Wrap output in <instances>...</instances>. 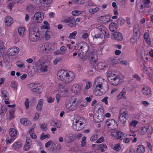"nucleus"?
Listing matches in <instances>:
<instances>
[{"instance_id":"f257e3e1","label":"nucleus","mask_w":153,"mask_h":153,"mask_svg":"<svg viewBox=\"0 0 153 153\" xmlns=\"http://www.w3.org/2000/svg\"><path fill=\"white\" fill-rule=\"evenodd\" d=\"M103 81H105L101 77H98L94 81L93 86L95 87V88L94 90V93L95 95H101L99 92L100 91V89L102 88V82Z\"/></svg>"},{"instance_id":"f03ea898","label":"nucleus","mask_w":153,"mask_h":153,"mask_svg":"<svg viewBox=\"0 0 153 153\" xmlns=\"http://www.w3.org/2000/svg\"><path fill=\"white\" fill-rule=\"evenodd\" d=\"M77 100L76 98L72 97L66 102L65 104L66 107L69 110L73 111L77 107Z\"/></svg>"},{"instance_id":"7ed1b4c3","label":"nucleus","mask_w":153,"mask_h":153,"mask_svg":"<svg viewBox=\"0 0 153 153\" xmlns=\"http://www.w3.org/2000/svg\"><path fill=\"white\" fill-rule=\"evenodd\" d=\"M108 81L110 84L114 85H117L121 84L123 82L122 79H121L118 76L108 79Z\"/></svg>"},{"instance_id":"20e7f679","label":"nucleus","mask_w":153,"mask_h":153,"mask_svg":"<svg viewBox=\"0 0 153 153\" xmlns=\"http://www.w3.org/2000/svg\"><path fill=\"white\" fill-rule=\"evenodd\" d=\"M88 56L91 63L92 65H94L97 60V54L95 52H90L88 53Z\"/></svg>"},{"instance_id":"39448f33","label":"nucleus","mask_w":153,"mask_h":153,"mask_svg":"<svg viewBox=\"0 0 153 153\" xmlns=\"http://www.w3.org/2000/svg\"><path fill=\"white\" fill-rule=\"evenodd\" d=\"M29 36L30 39L33 42L36 41L39 38L37 32L30 28L29 30Z\"/></svg>"},{"instance_id":"423d86ee","label":"nucleus","mask_w":153,"mask_h":153,"mask_svg":"<svg viewBox=\"0 0 153 153\" xmlns=\"http://www.w3.org/2000/svg\"><path fill=\"white\" fill-rule=\"evenodd\" d=\"M81 44L82 45L80 46L79 50L81 51L82 53L86 54L89 50V46L87 43L84 42L80 43L79 46Z\"/></svg>"},{"instance_id":"0eeeda50","label":"nucleus","mask_w":153,"mask_h":153,"mask_svg":"<svg viewBox=\"0 0 153 153\" xmlns=\"http://www.w3.org/2000/svg\"><path fill=\"white\" fill-rule=\"evenodd\" d=\"M74 74L71 72L67 73L64 80L65 82L66 83L71 82L74 79Z\"/></svg>"},{"instance_id":"6e6552de","label":"nucleus","mask_w":153,"mask_h":153,"mask_svg":"<svg viewBox=\"0 0 153 153\" xmlns=\"http://www.w3.org/2000/svg\"><path fill=\"white\" fill-rule=\"evenodd\" d=\"M83 123L81 122V121L79 120H77V119H76L75 123L73 125V126L74 129L75 131H79L83 128Z\"/></svg>"},{"instance_id":"1a4fd4ad","label":"nucleus","mask_w":153,"mask_h":153,"mask_svg":"<svg viewBox=\"0 0 153 153\" xmlns=\"http://www.w3.org/2000/svg\"><path fill=\"white\" fill-rule=\"evenodd\" d=\"M64 22L68 23V25L70 27H74L75 26V21L74 17L71 16L65 19Z\"/></svg>"},{"instance_id":"9d476101","label":"nucleus","mask_w":153,"mask_h":153,"mask_svg":"<svg viewBox=\"0 0 153 153\" xmlns=\"http://www.w3.org/2000/svg\"><path fill=\"white\" fill-rule=\"evenodd\" d=\"M19 52L18 48L14 47L9 48L7 51L8 54L10 56H14L17 54Z\"/></svg>"},{"instance_id":"9b49d317","label":"nucleus","mask_w":153,"mask_h":153,"mask_svg":"<svg viewBox=\"0 0 153 153\" xmlns=\"http://www.w3.org/2000/svg\"><path fill=\"white\" fill-rule=\"evenodd\" d=\"M67 73V72L63 70H59L57 74L58 79L64 81Z\"/></svg>"},{"instance_id":"f8f14e48","label":"nucleus","mask_w":153,"mask_h":153,"mask_svg":"<svg viewBox=\"0 0 153 153\" xmlns=\"http://www.w3.org/2000/svg\"><path fill=\"white\" fill-rule=\"evenodd\" d=\"M105 115L96 114L94 116V119L97 123H100L103 121Z\"/></svg>"},{"instance_id":"ddd939ff","label":"nucleus","mask_w":153,"mask_h":153,"mask_svg":"<svg viewBox=\"0 0 153 153\" xmlns=\"http://www.w3.org/2000/svg\"><path fill=\"white\" fill-rule=\"evenodd\" d=\"M42 14L39 12H37L35 13L34 16L32 17V19L38 21L39 23L41 22L42 21Z\"/></svg>"},{"instance_id":"4468645a","label":"nucleus","mask_w":153,"mask_h":153,"mask_svg":"<svg viewBox=\"0 0 153 153\" xmlns=\"http://www.w3.org/2000/svg\"><path fill=\"white\" fill-rule=\"evenodd\" d=\"M117 123L114 119H107L106 121V124L109 128H112Z\"/></svg>"},{"instance_id":"2eb2a0df","label":"nucleus","mask_w":153,"mask_h":153,"mask_svg":"<svg viewBox=\"0 0 153 153\" xmlns=\"http://www.w3.org/2000/svg\"><path fill=\"white\" fill-rule=\"evenodd\" d=\"M134 26L133 28V36L137 38L138 39L140 36V33L139 30V28L138 27V26Z\"/></svg>"},{"instance_id":"dca6fc26","label":"nucleus","mask_w":153,"mask_h":153,"mask_svg":"<svg viewBox=\"0 0 153 153\" xmlns=\"http://www.w3.org/2000/svg\"><path fill=\"white\" fill-rule=\"evenodd\" d=\"M73 136L74 135L72 134H66L65 137V141L68 143L71 142L74 140Z\"/></svg>"},{"instance_id":"f3484780","label":"nucleus","mask_w":153,"mask_h":153,"mask_svg":"<svg viewBox=\"0 0 153 153\" xmlns=\"http://www.w3.org/2000/svg\"><path fill=\"white\" fill-rule=\"evenodd\" d=\"M5 20V25L7 26H11L13 23V19L10 16H6Z\"/></svg>"},{"instance_id":"a211bd4d","label":"nucleus","mask_w":153,"mask_h":153,"mask_svg":"<svg viewBox=\"0 0 153 153\" xmlns=\"http://www.w3.org/2000/svg\"><path fill=\"white\" fill-rule=\"evenodd\" d=\"M119 117H128V111L125 108H121L119 111Z\"/></svg>"},{"instance_id":"6ab92c4d","label":"nucleus","mask_w":153,"mask_h":153,"mask_svg":"<svg viewBox=\"0 0 153 153\" xmlns=\"http://www.w3.org/2000/svg\"><path fill=\"white\" fill-rule=\"evenodd\" d=\"M42 6L44 7L49 6L52 2V0H40Z\"/></svg>"},{"instance_id":"aec40b11","label":"nucleus","mask_w":153,"mask_h":153,"mask_svg":"<svg viewBox=\"0 0 153 153\" xmlns=\"http://www.w3.org/2000/svg\"><path fill=\"white\" fill-rule=\"evenodd\" d=\"M114 39L117 41H122L123 39V36L121 33L119 32H116L113 35Z\"/></svg>"},{"instance_id":"412c9836","label":"nucleus","mask_w":153,"mask_h":153,"mask_svg":"<svg viewBox=\"0 0 153 153\" xmlns=\"http://www.w3.org/2000/svg\"><path fill=\"white\" fill-rule=\"evenodd\" d=\"M142 92L144 95H148L151 94V89L148 86L144 87L142 88Z\"/></svg>"},{"instance_id":"4be33fe9","label":"nucleus","mask_w":153,"mask_h":153,"mask_svg":"<svg viewBox=\"0 0 153 153\" xmlns=\"http://www.w3.org/2000/svg\"><path fill=\"white\" fill-rule=\"evenodd\" d=\"M126 90L125 88H123L121 92L117 96V98L118 99L123 98H126Z\"/></svg>"},{"instance_id":"5701e85b","label":"nucleus","mask_w":153,"mask_h":153,"mask_svg":"<svg viewBox=\"0 0 153 153\" xmlns=\"http://www.w3.org/2000/svg\"><path fill=\"white\" fill-rule=\"evenodd\" d=\"M109 28L112 32H114L117 30V25L114 22H111L109 25Z\"/></svg>"},{"instance_id":"b1692460","label":"nucleus","mask_w":153,"mask_h":153,"mask_svg":"<svg viewBox=\"0 0 153 153\" xmlns=\"http://www.w3.org/2000/svg\"><path fill=\"white\" fill-rule=\"evenodd\" d=\"M81 87L78 85L75 84L72 87V91H74L75 93H79L80 91Z\"/></svg>"},{"instance_id":"393cba45","label":"nucleus","mask_w":153,"mask_h":153,"mask_svg":"<svg viewBox=\"0 0 153 153\" xmlns=\"http://www.w3.org/2000/svg\"><path fill=\"white\" fill-rule=\"evenodd\" d=\"M96 32H97L98 31H100L102 33H106L105 31H106L107 29L105 27L102 25H100L98 26V27H96Z\"/></svg>"},{"instance_id":"a878e982","label":"nucleus","mask_w":153,"mask_h":153,"mask_svg":"<svg viewBox=\"0 0 153 153\" xmlns=\"http://www.w3.org/2000/svg\"><path fill=\"white\" fill-rule=\"evenodd\" d=\"M2 96L4 99L8 100L9 99V94L5 90H3L1 92Z\"/></svg>"},{"instance_id":"bb28decb","label":"nucleus","mask_w":153,"mask_h":153,"mask_svg":"<svg viewBox=\"0 0 153 153\" xmlns=\"http://www.w3.org/2000/svg\"><path fill=\"white\" fill-rule=\"evenodd\" d=\"M145 150V147L143 145H139L138 146L137 149V153H144Z\"/></svg>"},{"instance_id":"cd10ccee","label":"nucleus","mask_w":153,"mask_h":153,"mask_svg":"<svg viewBox=\"0 0 153 153\" xmlns=\"http://www.w3.org/2000/svg\"><path fill=\"white\" fill-rule=\"evenodd\" d=\"M97 105L95 106L94 110L96 111L97 113L96 114L105 115L103 109L101 108H97Z\"/></svg>"},{"instance_id":"c85d7f7f","label":"nucleus","mask_w":153,"mask_h":153,"mask_svg":"<svg viewBox=\"0 0 153 153\" xmlns=\"http://www.w3.org/2000/svg\"><path fill=\"white\" fill-rule=\"evenodd\" d=\"M43 104V100L42 99L39 100L38 103L36 106V109L38 111H41L42 110V108Z\"/></svg>"},{"instance_id":"c756f323","label":"nucleus","mask_w":153,"mask_h":153,"mask_svg":"<svg viewBox=\"0 0 153 153\" xmlns=\"http://www.w3.org/2000/svg\"><path fill=\"white\" fill-rule=\"evenodd\" d=\"M40 71L42 72H45L47 71V65L45 63H43L41 65Z\"/></svg>"},{"instance_id":"7c9ffc66","label":"nucleus","mask_w":153,"mask_h":153,"mask_svg":"<svg viewBox=\"0 0 153 153\" xmlns=\"http://www.w3.org/2000/svg\"><path fill=\"white\" fill-rule=\"evenodd\" d=\"M9 134L10 136L14 137L16 135L17 132L16 129L12 128L9 130Z\"/></svg>"},{"instance_id":"2f4dec72","label":"nucleus","mask_w":153,"mask_h":153,"mask_svg":"<svg viewBox=\"0 0 153 153\" xmlns=\"http://www.w3.org/2000/svg\"><path fill=\"white\" fill-rule=\"evenodd\" d=\"M139 134L141 135H144L147 131V129L145 127L140 128L139 129Z\"/></svg>"},{"instance_id":"473e14b6","label":"nucleus","mask_w":153,"mask_h":153,"mask_svg":"<svg viewBox=\"0 0 153 153\" xmlns=\"http://www.w3.org/2000/svg\"><path fill=\"white\" fill-rule=\"evenodd\" d=\"M120 135L118 133H111V135L112 137L114 136L115 138L117 139H122V135L123 134V132H121L120 133Z\"/></svg>"},{"instance_id":"72a5a7b5","label":"nucleus","mask_w":153,"mask_h":153,"mask_svg":"<svg viewBox=\"0 0 153 153\" xmlns=\"http://www.w3.org/2000/svg\"><path fill=\"white\" fill-rule=\"evenodd\" d=\"M5 49V47L3 43L0 41V57L3 56V53H4Z\"/></svg>"},{"instance_id":"f704fd0d","label":"nucleus","mask_w":153,"mask_h":153,"mask_svg":"<svg viewBox=\"0 0 153 153\" xmlns=\"http://www.w3.org/2000/svg\"><path fill=\"white\" fill-rule=\"evenodd\" d=\"M97 66L98 69L100 70L103 69L106 66L105 64L102 62H100L97 64Z\"/></svg>"},{"instance_id":"c9c22d12","label":"nucleus","mask_w":153,"mask_h":153,"mask_svg":"<svg viewBox=\"0 0 153 153\" xmlns=\"http://www.w3.org/2000/svg\"><path fill=\"white\" fill-rule=\"evenodd\" d=\"M33 92L37 93H40L42 92V86L39 85L38 87H37L35 89H33Z\"/></svg>"},{"instance_id":"e433bc0d","label":"nucleus","mask_w":153,"mask_h":153,"mask_svg":"<svg viewBox=\"0 0 153 153\" xmlns=\"http://www.w3.org/2000/svg\"><path fill=\"white\" fill-rule=\"evenodd\" d=\"M25 31V28L23 27H20L18 29V33L21 36H23Z\"/></svg>"},{"instance_id":"4c0bfd02","label":"nucleus","mask_w":153,"mask_h":153,"mask_svg":"<svg viewBox=\"0 0 153 153\" xmlns=\"http://www.w3.org/2000/svg\"><path fill=\"white\" fill-rule=\"evenodd\" d=\"M127 117H119V121L120 123L124 124L126 122Z\"/></svg>"},{"instance_id":"58836bf2","label":"nucleus","mask_w":153,"mask_h":153,"mask_svg":"<svg viewBox=\"0 0 153 153\" xmlns=\"http://www.w3.org/2000/svg\"><path fill=\"white\" fill-rule=\"evenodd\" d=\"M99 10V8L98 7H96L94 9L90 8L89 10V12L91 14H94L97 12Z\"/></svg>"},{"instance_id":"ea45409f","label":"nucleus","mask_w":153,"mask_h":153,"mask_svg":"<svg viewBox=\"0 0 153 153\" xmlns=\"http://www.w3.org/2000/svg\"><path fill=\"white\" fill-rule=\"evenodd\" d=\"M28 121V120L27 119L25 118H22L20 120V121L21 124L25 126L27 125Z\"/></svg>"},{"instance_id":"a19ab883","label":"nucleus","mask_w":153,"mask_h":153,"mask_svg":"<svg viewBox=\"0 0 153 153\" xmlns=\"http://www.w3.org/2000/svg\"><path fill=\"white\" fill-rule=\"evenodd\" d=\"M78 56L82 61H83L86 60L88 57V56L86 55H83L82 54H81L80 53H78Z\"/></svg>"},{"instance_id":"79ce46f5","label":"nucleus","mask_w":153,"mask_h":153,"mask_svg":"<svg viewBox=\"0 0 153 153\" xmlns=\"http://www.w3.org/2000/svg\"><path fill=\"white\" fill-rule=\"evenodd\" d=\"M45 40L46 41L49 40L51 38L50 32L48 30H46L45 33Z\"/></svg>"},{"instance_id":"37998d69","label":"nucleus","mask_w":153,"mask_h":153,"mask_svg":"<svg viewBox=\"0 0 153 153\" xmlns=\"http://www.w3.org/2000/svg\"><path fill=\"white\" fill-rule=\"evenodd\" d=\"M30 88H31V90L33 91V89H35L36 88H37V87H38V85H39V84L38 83H32L30 84Z\"/></svg>"},{"instance_id":"c03bdc74","label":"nucleus","mask_w":153,"mask_h":153,"mask_svg":"<svg viewBox=\"0 0 153 153\" xmlns=\"http://www.w3.org/2000/svg\"><path fill=\"white\" fill-rule=\"evenodd\" d=\"M100 19H102V21H106L105 22H104L103 23H104L105 22H107L106 21H107V20H108V19L110 18V16H109L106 15L105 16H101L100 17Z\"/></svg>"},{"instance_id":"a18cd8bd","label":"nucleus","mask_w":153,"mask_h":153,"mask_svg":"<svg viewBox=\"0 0 153 153\" xmlns=\"http://www.w3.org/2000/svg\"><path fill=\"white\" fill-rule=\"evenodd\" d=\"M82 13V12L79 10H75L72 11V14L74 16H77Z\"/></svg>"},{"instance_id":"49530a36","label":"nucleus","mask_w":153,"mask_h":153,"mask_svg":"<svg viewBox=\"0 0 153 153\" xmlns=\"http://www.w3.org/2000/svg\"><path fill=\"white\" fill-rule=\"evenodd\" d=\"M77 33V32L76 31H74L70 33L68 36L69 38L70 39H75V36H76Z\"/></svg>"},{"instance_id":"de8ad7c7","label":"nucleus","mask_w":153,"mask_h":153,"mask_svg":"<svg viewBox=\"0 0 153 153\" xmlns=\"http://www.w3.org/2000/svg\"><path fill=\"white\" fill-rule=\"evenodd\" d=\"M44 25L42 26L43 28L47 29H50L49 24L47 21H45L44 22Z\"/></svg>"},{"instance_id":"09e8293b","label":"nucleus","mask_w":153,"mask_h":153,"mask_svg":"<svg viewBox=\"0 0 153 153\" xmlns=\"http://www.w3.org/2000/svg\"><path fill=\"white\" fill-rule=\"evenodd\" d=\"M98 134H96L91 137L90 138V140L91 141H94L96 140L98 138Z\"/></svg>"},{"instance_id":"8fccbe9b","label":"nucleus","mask_w":153,"mask_h":153,"mask_svg":"<svg viewBox=\"0 0 153 153\" xmlns=\"http://www.w3.org/2000/svg\"><path fill=\"white\" fill-rule=\"evenodd\" d=\"M50 137V135L49 134L45 135L44 133H42L40 136V139L43 140L45 138H48Z\"/></svg>"},{"instance_id":"3c124183","label":"nucleus","mask_w":153,"mask_h":153,"mask_svg":"<svg viewBox=\"0 0 153 153\" xmlns=\"http://www.w3.org/2000/svg\"><path fill=\"white\" fill-rule=\"evenodd\" d=\"M93 37L95 38H102L103 37L102 34L101 33H96L93 36Z\"/></svg>"},{"instance_id":"603ef678","label":"nucleus","mask_w":153,"mask_h":153,"mask_svg":"<svg viewBox=\"0 0 153 153\" xmlns=\"http://www.w3.org/2000/svg\"><path fill=\"white\" fill-rule=\"evenodd\" d=\"M121 149L120 144L119 143L116 144L113 148V149L116 151H119Z\"/></svg>"},{"instance_id":"864d4df0","label":"nucleus","mask_w":153,"mask_h":153,"mask_svg":"<svg viewBox=\"0 0 153 153\" xmlns=\"http://www.w3.org/2000/svg\"><path fill=\"white\" fill-rule=\"evenodd\" d=\"M18 86V84L16 82L13 81L11 82V86L12 88L17 89Z\"/></svg>"},{"instance_id":"5fc2aeb1","label":"nucleus","mask_w":153,"mask_h":153,"mask_svg":"<svg viewBox=\"0 0 153 153\" xmlns=\"http://www.w3.org/2000/svg\"><path fill=\"white\" fill-rule=\"evenodd\" d=\"M3 56V60L4 62H6L8 61L9 56L7 54H5L4 55V53H3V56Z\"/></svg>"},{"instance_id":"6e6d98bb","label":"nucleus","mask_w":153,"mask_h":153,"mask_svg":"<svg viewBox=\"0 0 153 153\" xmlns=\"http://www.w3.org/2000/svg\"><path fill=\"white\" fill-rule=\"evenodd\" d=\"M13 146L14 148H19L21 147V144L19 142H17L14 143L13 144Z\"/></svg>"},{"instance_id":"4d7b16f0","label":"nucleus","mask_w":153,"mask_h":153,"mask_svg":"<svg viewBox=\"0 0 153 153\" xmlns=\"http://www.w3.org/2000/svg\"><path fill=\"white\" fill-rule=\"evenodd\" d=\"M1 112L0 113V115L4 113H4H5V112L7 111V109L4 106H2L1 108Z\"/></svg>"},{"instance_id":"13d9d810","label":"nucleus","mask_w":153,"mask_h":153,"mask_svg":"<svg viewBox=\"0 0 153 153\" xmlns=\"http://www.w3.org/2000/svg\"><path fill=\"white\" fill-rule=\"evenodd\" d=\"M138 39L134 37L131 38L130 39V41L132 44H134L137 41Z\"/></svg>"},{"instance_id":"bf43d9fd","label":"nucleus","mask_w":153,"mask_h":153,"mask_svg":"<svg viewBox=\"0 0 153 153\" xmlns=\"http://www.w3.org/2000/svg\"><path fill=\"white\" fill-rule=\"evenodd\" d=\"M25 106L26 107V108L27 109L29 107V102L28 99L27 98L26 99L25 102Z\"/></svg>"},{"instance_id":"052dcab7","label":"nucleus","mask_w":153,"mask_h":153,"mask_svg":"<svg viewBox=\"0 0 153 153\" xmlns=\"http://www.w3.org/2000/svg\"><path fill=\"white\" fill-rule=\"evenodd\" d=\"M117 25H122L123 24V21L121 19L119 18L117 19Z\"/></svg>"},{"instance_id":"680f3d73","label":"nucleus","mask_w":153,"mask_h":153,"mask_svg":"<svg viewBox=\"0 0 153 153\" xmlns=\"http://www.w3.org/2000/svg\"><path fill=\"white\" fill-rule=\"evenodd\" d=\"M72 1L74 2V3H78V4H82L84 3L83 0H74Z\"/></svg>"},{"instance_id":"e2e57ef3","label":"nucleus","mask_w":153,"mask_h":153,"mask_svg":"<svg viewBox=\"0 0 153 153\" xmlns=\"http://www.w3.org/2000/svg\"><path fill=\"white\" fill-rule=\"evenodd\" d=\"M138 122L136 120L133 121L131 123H130V126H133L134 127H135L136 125L137 124Z\"/></svg>"},{"instance_id":"0e129e2a","label":"nucleus","mask_w":153,"mask_h":153,"mask_svg":"<svg viewBox=\"0 0 153 153\" xmlns=\"http://www.w3.org/2000/svg\"><path fill=\"white\" fill-rule=\"evenodd\" d=\"M54 99L51 97H48L47 98V101L49 103H51L53 101Z\"/></svg>"},{"instance_id":"69168bd1","label":"nucleus","mask_w":153,"mask_h":153,"mask_svg":"<svg viewBox=\"0 0 153 153\" xmlns=\"http://www.w3.org/2000/svg\"><path fill=\"white\" fill-rule=\"evenodd\" d=\"M30 144H25V145L24 146V149L25 151H27L29 149L30 147Z\"/></svg>"},{"instance_id":"338daca9","label":"nucleus","mask_w":153,"mask_h":153,"mask_svg":"<svg viewBox=\"0 0 153 153\" xmlns=\"http://www.w3.org/2000/svg\"><path fill=\"white\" fill-rule=\"evenodd\" d=\"M34 9L33 6L31 4H29L27 7V10L30 12L32 11Z\"/></svg>"},{"instance_id":"774afa93","label":"nucleus","mask_w":153,"mask_h":153,"mask_svg":"<svg viewBox=\"0 0 153 153\" xmlns=\"http://www.w3.org/2000/svg\"><path fill=\"white\" fill-rule=\"evenodd\" d=\"M98 147L99 149L105 148L106 149L107 148L106 145L105 144H100L98 145Z\"/></svg>"}]
</instances>
